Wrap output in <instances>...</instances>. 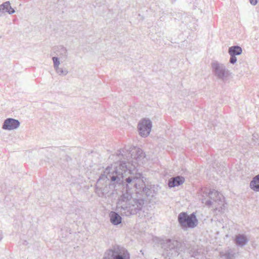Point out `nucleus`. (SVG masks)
<instances>
[{
	"instance_id": "nucleus-1",
	"label": "nucleus",
	"mask_w": 259,
	"mask_h": 259,
	"mask_svg": "<svg viewBox=\"0 0 259 259\" xmlns=\"http://www.w3.org/2000/svg\"><path fill=\"white\" fill-rule=\"evenodd\" d=\"M128 169L125 162H122L118 166H108L99 177L95 186V192L100 197H111L115 192L116 184H121L123 182L124 175Z\"/></svg>"
},
{
	"instance_id": "nucleus-2",
	"label": "nucleus",
	"mask_w": 259,
	"mask_h": 259,
	"mask_svg": "<svg viewBox=\"0 0 259 259\" xmlns=\"http://www.w3.org/2000/svg\"><path fill=\"white\" fill-rule=\"evenodd\" d=\"M144 204L143 199H136L132 197L131 192H122L117 202L116 209L120 213L126 217L137 214Z\"/></svg>"
},
{
	"instance_id": "nucleus-3",
	"label": "nucleus",
	"mask_w": 259,
	"mask_h": 259,
	"mask_svg": "<svg viewBox=\"0 0 259 259\" xmlns=\"http://www.w3.org/2000/svg\"><path fill=\"white\" fill-rule=\"evenodd\" d=\"M162 248L166 252L167 256L169 258L178 256L182 252L186 249V244L175 239H166L162 244Z\"/></svg>"
},
{
	"instance_id": "nucleus-4",
	"label": "nucleus",
	"mask_w": 259,
	"mask_h": 259,
	"mask_svg": "<svg viewBox=\"0 0 259 259\" xmlns=\"http://www.w3.org/2000/svg\"><path fill=\"white\" fill-rule=\"evenodd\" d=\"M208 196L209 200H206L205 204L208 207L212 206L214 210L222 212L225 209L224 197L218 191L212 189L210 190ZM204 203V201H202Z\"/></svg>"
},
{
	"instance_id": "nucleus-5",
	"label": "nucleus",
	"mask_w": 259,
	"mask_h": 259,
	"mask_svg": "<svg viewBox=\"0 0 259 259\" xmlns=\"http://www.w3.org/2000/svg\"><path fill=\"white\" fill-rule=\"evenodd\" d=\"M103 259H130V255L124 247L114 245L105 252Z\"/></svg>"
},
{
	"instance_id": "nucleus-6",
	"label": "nucleus",
	"mask_w": 259,
	"mask_h": 259,
	"mask_svg": "<svg viewBox=\"0 0 259 259\" xmlns=\"http://www.w3.org/2000/svg\"><path fill=\"white\" fill-rule=\"evenodd\" d=\"M211 69L212 74L218 79L226 81L229 79L230 72L224 64L213 61L211 63Z\"/></svg>"
},
{
	"instance_id": "nucleus-7",
	"label": "nucleus",
	"mask_w": 259,
	"mask_h": 259,
	"mask_svg": "<svg viewBox=\"0 0 259 259\" xmlns=\"http://www.w3.org/2000/svg\"><path fill=\"white\" fill-rule=\"evenodd\" d=\"M178 221L182 229L194 228L198 224V220L194 213L188 215L182 212L178 215Z\"/></svg>"
},
{
	"instance_id": "nucleus-8",
	"label": "nucleus",
	"mask_w": 259,
	"mask_h": 259,
	"mask_svg": "<svg viewBox=\"0 0 259 259\" xmlns=\"http://www.w3.org/2000/svg\"><path fill=\"white\" fill-rule=\"evenodd\" d=\"M152 121L146 118L142 119L138 123V128L139 134L142 137H148L151 131Z\"/></svg>"
},
{
	"instance_id": "nucleus-9",
	"label": "nucleus",
	"mask_w": 259,
	"mask_h": 259,
	"mask_svg": "<svg viewBox=\"0 0 259 259\" xmlns=\"http://www.w3.org/2000/svg\"><path fill=\"white\" fill-rule=\"evenodd\" d=\"M122 162H125L126 163V165H127L128 169H130V170H127V171L126 172L125 175H124L123 178L126 176L128 174H131V172L132 171L131 167L130 166V164L129 162H126L125 161H122L120 162V163H122ZM125 181L126 183V191L125 192H126L127 191L129 192V190L131 189L133 187H134V183H135V181H136V176H129L128 178H125V180L123 179V181ZM123 182L122 183H123Z\"/></svg>"
},
{
	"instance_id": "nucleus-10",
	"label": "nucleus",
	"mask_w": 259,
	"mask_h": 259,
	"mask_svg": "<svg viewBox=\"0 0 259 259\" xmlns=\"http://www.w3.org/2000/svg\"><path fill=\"white\" fill-rule=\"evenodd\" d=\"M20 123L18 120L11 118L6 119L3 124L2 128L6 130H13L17 128Z\"/></svg>"
},
{
	"instance_id": "nucleus-11",
	"label": "nucleus",
	"mask_w": 259,
	"mask_h": 259,
	"mask_svg": "<svg viewBox=\"0 0 259 259\" xmlns=\"http://www.w3.org/2000/svg\"><path fill=\"white\" fill-rule=\"evenodd\" d=\"M159 189L160 187L158 185H148L145 187L142 192H143L147 196L154 197L157 194Z\"/></svg>"
},
{
	"instance_id": "nucleus-12",
	"label": "nucleus",
	"mask_w": 259,
	"mask_h": 259,
	"mask_svg": "<svg viewBox=\"0 0 259 259\" xmlns=\"http://www.w3.org/2000/svg\"><path fill=\"white\" fill-rule=\"evenodd\" d=\"M127 153L128 155L130 154V153L127 152ZM131 156L138 162H140L145 158L146 155L140 148H135L132 153L131 154Z\"/></svg>"
},
{
	"instance_id": "nucleus-13",
	"label": "nucleus",
	"mask_w": 259,
	"mask_h": 259,
	"mask_svg": "<svg viewBox=\"0 0 259 259\" xmlns=\"http://www.w3.org/2000/svg\"><path fill=\"white\" fill-rule=\"evenodd\" d=\"M15 12V10L11 6L9 1L6 2L0 5V17L2 16L6 12L9 14H12Z\"/></svg>"
},
{
	"instance_id": "nucleus-14",
	"label": "nucleus",
	"mask_w": 259,
	"mask_h": 259,
	"mask_svg": "<svg viewBox=\"0 0 259 259\" xmlns=\"http://www.w3.org/2000/svg\"><path fill=\"white\" fill-rule=\"evenodd\" d=\"M185 182V178L182 176H177L170 178L168 182V185L169 188H174L179 186Z\"/></svg>"
},
{
	"instance_id": "nucleus-15",
	"label": "nucleus",
	"mask_w": 259,
	"mask_h": 259,
	"mask_svg": "<svg viewBox=\"0 0 259 259\" xmlns=\"http://www.w3.org/2000/svg\"><path fill=\"white\" fill-rule=\"evenodd\" d=\"M248 241L249 240L245 235L238 234L236 236L234 242L237 246L243 247L247 244Z\"/></svg>"
},
{
	"instance_id": "nucleus-16",
	"label": "nucleus",
	"mask_w": 259,
	"mask_h": 259,
	"mask_svg": "<svg viewBox=\"0 0 259 259\" xmlns=\"http://www.w3.org/2000/svg\"><path fill=\"white\" fill-rule=\"evenodd\" d=\"M145 186L146 185L143 180L141 178V175L138 174L136 175V181L134 183V188L138 190L139 192H140L141 190L143 191Z\"/></svg>"
},
{
	"instance_id": "nucleus-17",
	"label": "nucleus",
	"mask_w": 259,
	"mask_h": 259,
	"mask_svg": "<svg viewBox=\"0 0 259 259\" xmlns=\"http://www.w3.org/2000/svg\"><path fill=\"white\" fill-rule=\"evenodd\" d=\"M110 222L114 225H118L121 223V217L119 214L114 211H111L109 214Z\"/></svg>"
},
{
	"instance_id": "nucleus-18",
	"label": "nucleus",
	"mask_w": 259,
	"mask_h": 259,
	"mask_svg": "<svg viewBox=\"0 0 259 259\" xmlns=\"http://www.w3.org/2000/svg\"><path fill=\"white\" fill-rule=\"evenodd\" d=\"M57 55L62 59H66L68 57V52L66 48L62 46L57 47Z\"/></svg>"
},
{
	"instance_id": "nucleus-19",
	"label": "nucleus",
	"mask_w": 259,
	"mask_h": 259,
	"mask_svg": "<svg viewBox=\"0 0 259 259\" xmlns=\"http://www.w3.org/2000/svg\"><path fill=\"white\" fill-rule=\"evenodd\" d=\"M250 187L253 191L259 192V175L253 178L250 183Z\"/></svg>"
},
{
	"instance_id": "nucleus-20",
	"label": "nucleus",
	"mask_w": 259,
	"mask_h": 259,
	"mask_svg": "<svg viewBox=\"0 0 259 259\" xmlns=\"http://www.w3.org/2000/svg\"><path fill=\"white\" fill-rule=\"evenodd\" d=\"M242 48L238 46H234L230 47L228 53L230 56H236L240 55L242 53Z\"/></svg>"
},
{
	"instance_id": "nucleus-21",
	"label": "nucleus",
	"mask_w": 259,
	"mask_h": 259,
	"mask_svg": "<svg viewBox=\"0 0 259 259\" xmlns=\"http://www.w3.org/2000/svg\"><path fill=\"white\" fill-rule=\"evenodd\" d=\"M221 257L222 259H235V253L229 249L225 253L221 252Z\"/></svg>"
},
{
	"instance_id": "nucleus-22",
	"label": "nucleus",
	"mask_w": 259,
	"mask_h": 259,
	"mask_svg": "<svg viewBox=\"0 0 259 259\" xmlns=\"http://www.w3.org/2000/svg\"><path fill=\"white\" fill-rule=\"evenodd\" d=\"M188 252L191 256L194 257L197 259H199L200 257L202 256L201 251H199L198 249L190 250Z\"/></svg>"
},
{
	"instance_id": "nucleus-23",
	"label": "nucleus",
	"mask_w": 259,
	"mask_h": 259,
	"mask_svg": "<svg viewBox=\"0 0 259 259\" xmlns=\"http://www.w3.org/2000/svg\"><path fill=\"white\" fill-rule=\"evenodd\" d=\"M56 72L59 75H66L68 73V71L66 69H63L62 68H60L58 67V68H56L55 69Z\"/></svg>"
},
{
	"instance_id": "nucleus-24",
	"label": "nucleus",
	"mask_w": 259,
	"mask_h": 259,
	"mask_svg": "<svg viewBox=\"0 0 259 259\" xmlns=\"http://www.w3.org/2000/svg\"><path fill=\"white\" fill-rule=\"evenodd\" d=\"M52 60L53 61L54 69L58 68L60 64L59 58L57 57H53L52 58Z\"/></svg>"
},
{
	"instance_id": "nucleus-25",
	"label": "nucleus",
	"mask_w": 259,
	"mask_h": 259,
	"mask_svg": "<svg viewBox=\"0 0 259 259\" xmlns=\"http://www.w3.org/2000/svg\"><path fill=\"white\" fill-rule=\"evenodd\" d=\"M230 59L229 60V62L231 64H235L237 61V58L235 56H230Z\"/></svg>"
},
{
	"instance_id": "nucleus-26",
	"label": "nucleus",
	"mask_w": 259,
	"mask_h": 259,
	"mask_svg": "<svg viewBox=\"0 0 259 259\" xmlns=\"http://www.w3.org/2000/svg\"><path fill=\"white\" fill-rule=\"evenodd\" d=\"M124 152V150L122 149V150H119L118 151V153H117V155L118 156H119V155H121L122 156H123V153Z\"/></svg>"
},
{
	"instance_id": "nucleus-27",
	"label": "nucleus",
	"mask_w": 259,
	"mask_h": 259,
	"mask_svg": "<svg viewBox=\"0 0 259 259\" xmlns=\"http://www.w3.org/2000/svg\"><path fill=\"white\" fill-rule=\"evenodd\" d=\"M249 2L252 5L255 6L257 3V0H249Z\"/></svg>"
},
{
	"instance_id": "nucleus-28",
	"label": "nucleus",
	"mask_w": 259,
	"mask_h": 259,
	"mask_svg": "<svg viewBox=\"0 0 259 259\" xmlns=\"http://www.w3.org/2000/svg\"><path fill=\"white\" fill-rule=\"evenodd\" d=\"M23 244L24 245H27L28 242H27V241H24Z\"/></svg>"
},
{
	"instance_id": "nucleus-29",
	"label": "nucleus",
	"mask_w": 259,
	"mask_h": 259,
	"mask_svg": "<svg viewBox=\"0 0 259 259\" xmlns=\"http://www.w3.org/2000/svg\"><path fill=\"white\" fill-rule=\"evenodd\" d=\"M2 238H3L2 236L0 237V241L2 239Z\"/></svg>"
},
{
	"instance_id": "nucleus-30",
	"label": "nucleus",
	"mask_w": 259,
	"mask_h": 259,
	"mask_svg": "<svg viewBox=\"0 0 259 259\" xmlns=\"http://www.w3.org/2000/svg\"><path fill=\"white\" fill-rule=\"evenodd\" d=\"M0 233H2V232L0 231Z\"/></svg>"
}]
</instances>
